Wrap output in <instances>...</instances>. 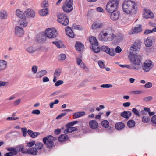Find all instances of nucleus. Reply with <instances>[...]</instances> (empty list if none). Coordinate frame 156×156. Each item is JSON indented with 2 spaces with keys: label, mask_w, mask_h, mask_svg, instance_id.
I'll return each mask as SVG.
<instances>
[{
  "label": "nucleus",
  "mask_w": 156,
  "mask_h": 156,
  "mask_svg": "<svg viewBox=\"0 0 156 156\" xmlns=\"http://www.w3.org/2000/svg\"><path fill=\"white\" fill-rule=\"evenodd\" d=\"M116 35L111 27H107L104 30L100 32L98 36V39L103 42H109L112 41Z\"/></svg>",
  "instance_id": "obj_1"
},
{
  "label": "nucleus",
  "mask_w": 156,
  "mask_h": 156,
  "mask_svg": "<svg viewBox=\"0 0 156 156\" xmlns=\"http://www.w3.org/2000/svg\"><path fill=\"white\" fill-rule=\"evenodd\" d=\"M136 5L135 2L131 0H125L122 5V9L125 13L133 15L136 11Z\"/></svg>",
  "instance_id": "obj_2"
},
{
  "label": "nucleus",
  "mask_w": 156,
  "mask_h": 156,
  "mask_svg": "<svg viewBox=\"0 0 156 156\" xmlns=\"http://www.w3.org/2000/svg\"><path fill=\"white\" fill-rule=\"evenodd\" d=\"M129 57L130 60V62L132 63V69L136 70L140 69L141 62L140 56L136 54H131L129 55Z\"/></svg>",
  "instance_id": "obj_3"
},
{
  "label": "nucleus",
  "mask_w": 156,
  "mask_h": 156,
  "mask_svg": "<svg viewBox=\"0 0 156 156\" xmlns=\"http://www.w3.org/2000/svg\"><path fill=\"white\" fill-rule=\"evenodd\" d=\"M119 0H110L107 3L105 9L108 12L115 10L118 8Z\"/></svg>",
  "instance_id": "obj_4"
},
{
  "label": "nucleus",
  "mask_w": 156,
  "mask_h": 156,
  "mask_svg": "<svg viewBox=\"0 0 156 156\" xmlns=\"http://www.w3.org/2000/svg\"><path fill=\"white\" fill-rule=\"evenodd\" d=\"M56 138L51 135H49L44 137L43 141L46 145V147L48 148H52L54 146V141Z\"/></svg>",
  "instance_id": "obj_5"
},
{
  "label": "nucleus",
  "mask_w": 156,
  "mask_h": 156,
  "mask_svg": "<svg viewBox=\"0 0 156 156\" xmlns=\"http://www.w3.org/2000/svg\"><path fill=\"white\" fill-rule=\"evenodd\" d=\"M141 44L140 41L137 40L132 44L130 48V54H137L140 50Z\"/></svg>",
  "instance_id": "obj_6"
},
{
  "label": "nucleus",
  "mask_w": 156,
  "mask_h": 156,
  "mask_svg": "<svg viewBox=\"0 0 156 156\" xmlns=\"http://www.w3.org/2000/svg\"><path fill=\"white\" fill-rule=\"evenodd\" d=\"M58 22L61 24L66 26L69 22V19L67 16L65 14L60 13L58 16Z\"/></svg>",
  "instance_id": "obj_7"
},
{
  "label": "nucleus",
  "mask_w": 156,
  "mask_h": 156,
  "mask_svg": "<svg viewBox=\"0 0 156 156\" xmlns=\"http://www.w3.org/2000/svg\"><path fill=\"white\" fill-rule=\"evenodd\" d=\"M57 35V30L54 28H48L45 31V35L47 37L52 38L56 37Z\"/></svg>",
  "instance_id": "obj_8"
},
{
  "label": "nucleus",
  "mask_w": 156,
  "mask_h": 156,
  "mask_svg": "<svg viewBox=\"0 0 156 156\" xmlns=\"http://www.w3.org/2000/svg\"><path fill=\"white\" fill-rule=\"evenodd\" d=\"M73 0H66L63 5V11L66 12H70L73 10Z\"/></svg>",
  "instance_id": "obj_9"
},
{
  "label": "nucleus",
  "mask_w": 156,
  "mask_h": 156,
  "mask_svg": "<svg viewBox=\"0 0 156 156\" xmlns=\"http://www.w3.org/2000/svg\"><path fill=\"white\" fill-rule=\"evenodd\" d=\"M106 23L100 21H96L92 24L91 28L93 30L99 29L104 28Z\"/></svg>",
  "instance_id": "obj_10"
},
{
  "label": "nucleus",
  "mask_w": 156,
  "mask_h": 156,
  "mask_svg": "<svg viewBox=\"0 0 156 156\" xmlns=\"http://www.w3.org/2000/svg\"><path fill=\"white\" fill-rule=\"evenodd\" d=\"M152 61L150 60H146L144 63L143 69L144 72H148L152 68Z\"/></svg>",
  "instance_id": "obj_11"
},
{
  "label": "nucleus",
  "mask_w": 156,
  "mask_h": 156,
  "mask_svg": "<svg viewBox=\"0 0 156 156\" xmlns=\"http://www.w3.org/2000/svg\"><path fill=\"white\" fill-rule=\"evenodd\" d=\"M15 34L18 37H23L24 34V29L20 26H17L15 27Z\"/></svg>",
  "instance_id": "obj_12"
},
{
  "label": "nucleus",
  "mask_w": 156,
  "mask_h": 156,
  "mask_svg": "<svg viewBox=\"0 0 156 156\" xmlns=\"http://www.w3.org/2000/svg\"><path fill=\"white\" fill-rule=\"evenodd\" d=\"M24 14L26 17L28 18H33L35 16V12L34 10L28 8L25 10Z\"/></svg>",
  "instance_id": "obj_13"
},
{
  "label": "nucleus",
  "mask_w": 156,
  "mask_h": 156,
  "mask_svg": "<svg viewBox=\"0 0 156 156\" xmlns=\"http://www.w3.org/2000/svg\"><path fill=\"white\" fill-rule=\"evenodd\" d=\"M111 12L110 17L111 19L113 21L117 20L119 17V13L117 10L112 11Z\"/></svg>",
  "instance_id": "obj_14"
},
{
  "label": "nucleus",
  "mask_w": 156,
  "mask_h": 156,
  "mask_svg": "<svg viewBox=\"0 0 156 156\" xmlns=\"http://www.w3.org/2000/svg\"><path fill=\"white\" fill-rule=\"evenodd\" d=\"M143 16L146 19L152 18L154 15L152 12L149 9H145L143 11Z\"/></svg>",
  "instance_id": "obj_15"
},
{
  "label": "nucleus",
  "mask_w": 156,
  "mask_h": 156,
  "mask_svg": "<svg viewBox=\"0 0 156 156\" xmlns=\"http://www.w3.org/2000/svg\"><path fill=\"white\" fill-rule=\"evenodd\" d=\"M7 150L10 152L7 153L5 154V156H13L17 154L16 148L13 147L8 148Z\"/></svg>",
  "instance_id": "obj_16"
},
{
  "label": "nucleus",
  "mask_w": 156,
  "mask_h": 156,
  "mask_svg": "<svg viewBox=\"0 0 156 156\" xmlns=\"http://www.w3.org/2000/svg\"><path fill=\"white\" fill-rule=\"evenodd\" d=\"M154 40V38L151 37H148L144 41V44L147 47H150L152 46L153 41Z\"/></svg>",
  "instance_id": "obj_17"
},
{
  "label": "nucleus",
  "mask_w": 156,
  "mask_h": 156,
  "mask_svg": "<svg viewBox=\"0 0 156 156\" xmlns=\"http://www.w3.org/2000/svg\"><path fill=\"white\" fill-rule=\"evenodd\" d=\"M7 64L8 63L6 61L0 60V71L5 70L7 68Z\"/></svg>",
  "instance_id": "obj_18"
},
{
  "label": "nucleus",
  "mask_w": 156,
  "mask_h": 156,
  "mask_svg": "<svg viewBox=\"0 0 156 156\" xmlns=\"http://www.w3.org/2000/svg\"><path fill=\"white\" fill-rule=\"evenodd\" d=\"M66 32V35L71 38H73L74 35L71 28L69 26L66 27L65 29Z\"/></svg>",
  "instance_id": "obj_19"
},
{
  "label": "nucleus",
  "mask_w": 156,
  "mask_h": 156,
  "mask_svg": "<svg viewBox=\"0 0 156 156\" xmlns=\"http://www.w3.org/2000/svg\"><path fill=\"white\" fill-rule=\"evenodd\" d=\"M38 151L35 147H31L27 150V153L29 154L32 155H36L37 154Z\"/></svg>",
  "instance_id": "obj_20"
},
{
  "label": "nucleus",
  "mask_w": 156,
  "mask_h": 156,
  "mask_svg": "<svg viewBox=\"0 0 156 156\" xmlns=\"http://www.w3.org/2000/svg\"><path fill=\"white\" fill-rule=\"evenodd\" d=\"M131 112L129 111H124L121 114V116L126 119H128L131 116Z\"/></svg>",
  "instance_id": "obj_21"
},
{
  "label": "nucleus",
  "mask_w": 156,
  "mask_h": 156,
  "mask_svg": "<svg viewBox=\"0 0 156 156\" xmlns=\"http://www.w3.org/2000/svg\"><path fill=\"white\" fill-rule=\"evenodd\" d=\"M85 115V112L84 111L77 112L73 115V119H76L84 116Z\"/></svg>",
  "instance_id": "obj_22"
},
{
  "label": "nucleus",
  "mask_w": 156,
  "mask_h": 156,
  "mask_svg": "<svg viewBox=\"0 0 156 156\" xmlns=\"http://www.w3.org/2000/svg\"><path fill=\"white\" fill-rule=\"evenodd\" d=\"M90 127L92 129L97 128L98 125L97 122L95 120H91L89 122Z\"/></svg>",
  "instance_id": "obj_23"
},
{
  "label": "nucleus",
  "mask_w": 156,
  "mask_h": 156,
  "mask_svg": "<svg viewBox=\"0 0 156 156\" xmlns=\"http://www.w3.org/2000/svg\"><path fill=\"white\" fill-rule=\"evenodd\" d=\"M75 47L76 50L77 51H82L84 48V46L83 44L81 43L77 42L76 43Z\"/></svg>",
  "instance_id": "obj_24"
},
{
  "label": "nucleus",
  "mask_w": 156,
  "mask_h": 156,
  "mask_svg": "<svg viewBox=\"0 0 156 156\" xmlns=\"http://www.w3.org/2000/svg\"><path fill=\"white\" fill-rule=\"evenodd\" d=\"M68 127V128L64 131V133L65 134L70 133L76 131L78 130V129L76 127Z\"/></svg>",
  "instance_id": "obj_25"
},
{
  "label": "nucleus",
  "mask_w": 156,
  "mask_h": 156,
  "mask_svg": "<svg viewBox=\"0 0 156 156\" xmlns=\"http://www.w3.org/2000/svg\"><path fill=\"white\" fill-rule=\"evenodd\" d=\"M89 41L92 46H97L98 45V43L96 38L94 37H92L89 38Z\"/></svg>",
  "instance_id": "obj_26"
},
{
  "label": "nucleus",
  "mask_w": 156,
  "mask_h": 156,
  "mask_svg": "<svg viewBox=\"0 0 156 156\" xmlns=\"http://www.w3.org/2000/svg\"><path fill=\"white\" fill-rule=\"evenodd\" d=\"M125 126L124 124L122 122L117 123L115 125V127L118 130H122L125 127Z\"/></svg>",
  "instance_id": "obj_27"
},
{
  "label": "nucleus",
  "mask_w": 156,
  "mask_h": 156,
  "mask_svg": "<svg viewBox=\"0 0 156 156\" xmlns=\"http://www.w3.org/2000/svg\"><path fill=\"white\" fill-rule=\"evenodd\" d=\"M47 73V71L45 70H41L38 72L36 74V77L40 78L45 75Z\"/></svg>",
  "instance_id": "obj_28"
},
{
  "label": "nucleus",
  "mask_w": 156,
  "mask_h": 156,
  "mask_svg": "<svg viewBox=\"0 0 156 156\" xmlns=\"http://www.w3.org/2000/svg\"><path fill=\"white\" fill-rule=\"evenodd\" d=\"M27 133L30 137L33 138L36 137L40 134L39 133L34 132L30 130H27Z\"/></svg>",
  "instance_id": "obj_29"
},
{
  "label": "nucleus",
  "mask_w": 156,
  "mask_h": 156,
  "mask_svg": "<svg viewBox=\"0 0 156 156\" xmlns=\"http://www.w3.org/2000/svg\"><path fill=\"white\" fill-rule=\"evenodd\" d=\"M16 14L17 16L21 19L25 18V16L24 15V12L20 11L19 9H17L16 11Z\"/></svg>",
  "instance_id": "obj_30"
},
{
  "label": "nucleus",
  "mask_w": 156,
  "mask_h": 156,
  "mask_svg": "<svg viewBox=\"0 0 156 156\" xmlns=\"http://www.w3.org/2000/svg\"><path fill=\"white\" fill-rule=\"evenodd\" d=\"M68 136L66 134H62L59 137L58 140L60 142H63L68 139Z\"/></svg>",
  "instance_id": "obj_31"
},
{
  "label": "nucleus",
  "mask_w": 156,
  "mask_h": 156,
  "mask_svg": "<svg viewBox=\"0 0 156 156\" xmlns=\"http://www.w3.org/2000/svg\"><path fill=\"white\" fill-rule=\"evenodd\" d=\"M43 144L41 142H37L35 143V147L38 151V150H41L43 147Z\"/></svg>",
  "instance_id": "obj_32"
},
{
  "label": "nucleus",
  "mask_w": 156,
  "mask_h": 156,
  "mask_svg": "<svg viewBox=\"0 0 156 156\" xmlns=\"http://www.w3.org/2000/svg\"><path fill=\"white\" fill-rule=\"evenodd\" d=\"M48 11L47 8L44 9L40 10L39 12V14L41 16H46L48 13Z\"/></svg>",
  "instance_id": "obj_33"
},
{
  "label": "nucleus",
  "mask_w": 156,
  "mask_h": 156,
  "mask_svg": "<svg viewBox=\"0 0 156 156\" xmlns=\"http://www.w3.org/2000/svg\"><path fill=\"white\" fill-rule=\"evenodd\" d=\"M19 24L23 27H26L27 26L28 23L26 20V18L23 19H21L19 22Z\"/></svg>",
  "instance_id": "obj_34"
},
{
  "label": "nucleus",
  "mask_w": 156,
  "mask_h": 156,
  "mask_svg": "<svg viewBox=\"0 0 156 156\" xmlns=\"http://www.w3.org/2000/svg\"><path fill=\"white\" fill-rule=\"evenodd\" d=\"M7 17V14L5 11H3L0 12V19H4L6 18Z\"/></svg>",
  "instance_id": "obj_35"
},
{
  "label": "nucleus",
  "mask_w": 156,
  "mask_h": 156,
  "mask_svg": "<svg viewBox=\"0 0 156 156\" xmlns=\"http://www.w3.org/2000/svg\"><path fill=\"white\" fill-rule=\"evenodd\" d=\"M127 125L129 128L134 127L135 126V122L133 120H129L127 122Z\"/></svg>",
  "instance_id": "obj_36"
},
{
  "label": "nucleus",
  "mask_w": 156,
  "mask_h": 156,
  "mask_svg": "<svg viewBox=\"0 0 156 156\" xmlns=\"http://www.w3.org/2000/svg\"><path fill=\"white\" fill-rule=\"evenodd\" d=\"M62 72V70L60 68H58L55 69L54 72V76L58 77L60 75Z\"/></svg>",
  "instance_id": "obj_37"
},
{
  "label": "nucleus",
  "mask_w": 156,
  "mask_h": 156,
  "mask_svg": "<svg viewBox=\"0 0 156 156\" xmlns=\"http://www.w3.org/2000/svg\"><path fill=\"white\" fill-rule=\"evenodd\" d=\"M26 50L29 53H31L35 52L36 51V49L33 47L30 46L26 48Z\"/></svg>",
  "instance_id": "obj_38"
},
{
  "label": "nucleus",
  "mask_w": 156,
  "mask_h": 156,
  "mask_svg": "<svg viewBox=\"0 0 156 156\" xmlns=\"http://www.w3.org/2000/svg\"><path fill=\"white\" fill-rule=\"evenodd\" d=\"M101 50L102 51L105 52L108 54L110 51V48L107 46L103 45L101 47Z\"/></svg>",
  "instance_id": "obj_39"
},
{
  "label": "nucleus",
  "mask_w": 156,
  "mask_h": 156,
  "mask_svg": "<svg viewBox=\"0 0 156 156\" xmlns=\"http://www.w3.org/2000/svg\"><path fill=\"white\" fill-rule=\"evenodd\" d=\"M141 25H140L138 27H135L133 32L132 33H137L141 32Z\"/></svg>",
  "instance_id": "obj_40"
},
{
  "label": "nucleus",
  "mask_w": 156,
  "mask_h": 156,
  "mask_svg": "<svg viewBox=\"0 0 156 156\" xmlns=\"http://www.w3.org/2000/svg\"><path fill=\"white\" fill-rule=\"evenodd\" d=\"M91 48L93 51L96 53H98L100 51V48L98 46H92Z\"/></svg>",
  "instance_id": "obj_41"
},
{
  "label": "nucleus",
  "mask_w": 156,
  "mask_h": 156,
  "mask_svg": "<svg viewBox=\"0 0 156 156\" xmlns=\"http://www.w3.org/2000/svg\"><path fill=\"white\" fill-rule=\"evenodd\" d=\"M52 43L59 48L62 47L63 45L61 41H53Z\"/></svg>",
  "instance_id": "obj_42"
},
{
  "label": "nucleus",
  "mask_w": 156,
  "mask_h": 156,
  "mask_svg": "<svg viewBox=\"0 0 156 156\" xmlns=\"http://www.w3.org/2000/svg\"><path fill=\"white\" fill-rule=\"evenodd\" d=\"M101 124L103 127L107 128L109 126V122L107 120H104L101 122Z\"/></svg>",
  "instance_id": "obj_43"
},
{
  "label": "nucleus",
  "mask_w": 156,
  "mask_h": 156,
  "mask_svg": "<svg viewBox=\"0 0 156 156\" xmlns=\"http://www.w3.org/2000/svg\"><path fill=\"white\" fill-rule=\"evenodd\" d=\"M150 120V119L148 116H144L142 118V122L145 123L148 122Z\"/></svg>",
  "instance_id": "obj_44"
},
{
  "label": "nucleus",
  "mask_w": 156,
  "mask_h": 156,
  "mask_svg": "<svg viewBox=\"0 0 156 156\" xmlns=\"http://www.w3.org/2000/svg\"><path fill=\"white\" fill-rule=\"evenodd\" d=\"M15 148L17 153V151H21L23 150L24 149V146L22 145H18Z\"/></svg>",
  "instance_id": "obj_45"
},
{
  "label": "nucleus",
  "mask_w": 156,
  "mask_h": 156,
  "mask_svg": "<svg viewBox=\"0 0 156 156\" xmlns=\"http://www.w3.org/2000/svg\"><path fill=\"white\" fill-rule=\"evenodd\" d=\"M38 69V67L36 65H33L31 68L32 72L34 74H35L37 73V71Z\"/></svg>",
  "instance_id": "obj_46"
},
{
  "label": "nucleus",
  "mask_w": 156,
  "mask_h": 156,
  "mask_svg": "<svg viewBox=\"0 0 156 156\" xmlns=\"http://www.w3.org/2000/svg\"><path fill=\"white\" fill-rule=\"evenodd\" d=\"M66 58V56L65 54H62L59 56V59L60 61L65 60Z\"/></svg>",
  "instance_id": "obj_47"
},
{
  "label": "nucleus",
  "mask_w": 156,
  "mask_h": 156,
  "mask_svg": "<svg viewBox=\"0 0 156 156\" xmlns=\"http://www.w3.org/2000/svg\"><path fill=\"white\" fill-rule=\"evenodd\" d=\"M48 1L46 0L43 1L41 3V6L43 8L48 7Z\"/></svg>",
  "instance_id": "obj_48"
},
{
  "label": "nucleus",
  "mask_w": 156,
  "mask_h": 156,
  "mask_svg": "<svg viewBox=\"0 0 156 156\" xmlns=\"http://www.w3.org/2000/svg\"><path fill=\"white\" fill-rule=\"evenodd\" d=\"M119 66L122 68H126L128 69H132V66L131 65H119Z\"/></svg>",
  "instance_id": "obj_49"
},
{
  "label": "nucleus",
  "mask_w": 156,
  "mask_h": 156,
  "mask_svg": "<svg viewBox=\"0 0 156 156\" xmlns=\"http://www.w3.org/2000/svg\"><path fill=\"white\" fill-rule=\"evenodd\" d=\"M153 99V97L151 96H149L145 97L144 98V101L146 102L149 101Z\"/></svg>",
  "instance_id": "obj_50"
},
{
  "label": "nucleus",
  "mask_w": 156,
  "mask_h": 156,
  "mask_svg": "<svg viewBox=\"0 0 156 156\" xmlns=\"http://www.w3.org/2000/svg\"><path fill=\"white\" fill-rule=\"evenodd\" d=\"M152 86V84L151 82H148L144 85V87L146 88H149L151 87Z\"/></svg>",
  "instance_id": "obj_51"
},
{
  "label": "nucleus",
  "mask_w": 156,
  "mask_h": 156,
  "mask_svg": "<svg viewBox=\"0 0 156 156\" xmlns=\"http://www.w3.org/2000/svg\"><path fill=\"white\" fill-rule=\"evenodd\" d=\"M80 67L83 69L85 71H88L89 69L86 66L85 64L83 62L80 64Z\"/></svg>",
  "instance_id": "obj_52"
},
{
  "label": "nucleus",
  "mask_w": 156,
  "mask_h": 156,
  "mask_svg": "<svg viewBox=\"0 0 156 156\" xmlns=\"http://www.w3.org/2000/svg\"><path fill=\"white\" fill-rule=\"evenodd\" d=\"M100 87H101L104 88H109L112 87V85L111 84H103L101 85Z\"/></svg>",
  "instance_id": "obj_53"
},
{
  "label": "nucleus",
  "mask_w": 156,
  "mask_h": 156,
  "mask_svg": "<svg viewBox=\"0 0 156 156\" xmlns=\"http://www.w3.org/2000/svg\"><path fill=\"white\" fill-rule=\"evenodd\" d=\"M108 54H109V55L112 56H114L115 55V52L114 51L113 49H110V51H109Z\"/></svg>",
  "instance_id": "obj_54"
},
{
  "label": "nucleus",
  "mask_w": 156,
  "mask_h": 156,
  "mask_svg": "<svg viewBox=\"0 0 156 156\" xmlns=\"http://www.w3.org/2000/svg\"><path fill=\"white\" fill-rule=\"evenodd\" d=\"M35 141L34 140H32L31 142H29L27 143V146L29 147H31L33 146L34 145H35Z\"/></svg>",
  "instance_id": "obj_55"
},
{
  "label": "nucleus",
  "mask_w": 156,
  "mask_h": 156,
  "mask_svg": "<svg viewBox=\"0 0 156 156\" xmlns=\"http://www.w3.org/2000/svg\"><path fill=\"white\" fill-rule=\"evenodd\" d=\"M132 112L136 115L139 116H140L139 111L135 108H133L132 110Z\"/></svg>",
  "instance_id": "obj_56"
},
{
  "label": "nucleus",
  "mask_w": 156,
  "mask_h": 156,
  "mask_svg": "<svg viewBox=\"0 0 156 156\" xmlns=\"http://www.w3.org/2000/svg\"><path fill=\"white\" fill-rule=\"evenodd\" d=\"M151 120L153 124L156 125V115L153 116L151 118Z\"/></svg>",
  "instance_id": "obj_57"
},
{
  "label": "nucleus",
  "mask_w": 156,
  "mask_h": 156,
  "mask_svg": "<svg viewBox=\"0 0 156 156\" xmlns=\"http://www.w3.org/2000/svg\"><path fill=\"white\" fill-rule=\"evenodd\" d=\"M78 123V121H75L71 122L68 123L66 126H71L74 125V124H76Z\"/></svg>",
  "instance_id": "obj_58"
},
{
  "label": "nucleus",
  "mask_w": 156,
  "mask_h": 156,
  "mask_svg": "<svg viewBox=\"0 0 156 156\" xmlns=\"http://www.w3.org/2000/svg\"><path fill=\"white\" fill-rule=\"evenodd\" d=\"M98 64L101 68L104 69L105 68V64L102 61H99L98 62Z\"/></svg>",
  "instance_id": "obj_59"
},
{
  "label": "nucleus",
  "mask_w": 156,
  "mask_h": 156,
  "mask_svg": "<svg viewBox=\"0 0 156 156\" xmlns=\"http://www.w3.org/2000/svg\"><path fill=\"white\" fill-rule=\"evenodd\" d=\"M21 100L20 99H19L15 101L13 103V105L15 106L18 105L21 102Z\"/></svg>",
  "instance_id": "obj_60"
},
{
  "label": "nucleus",
  "mask_w": 156,
  "mask_h": 156,
  "mask_svg": "<svg viewBox=\"0 0 156 156\" xmlns=\"http://www.w3.org/2000/svg\"><path fill=\"white\" fill-rule=\"evenodd\" d=\"M64 83L63 81L62 80H59L57 81L55 83V86L56 87Z\"/></svg>",
  "instance_id": "obj_61"
},
{
  "label": "nucleus",
  "mask_w": 156,
  "mask_h": 156,
  "mask_svg": "<svg viewBox=\"0 0 156 156\" xmlns=\"http://www.w3.org/2000/svg\"><path fill=\"white\" fill-rule=\"evenodd\" d=\"M31 113L33 114L39 115L40 113V111L38 109L33 110Z\"/></svg>",
  "instance_id": "obj_62"
},
{
  "label": "nucleus",
  "mask_w": 156,
  "mask_h": 156,
  "mask_svg": "<svg viewBox=\"0 0 156 156\" xmlns=\"http://www.w3.org/2000/svg\"><path fill=\"white\" fill-rule=\"evenodd\" d=\"M115 51L117 53H119L121 51L122 49L119 46H117L115 49Z\"/></svg>",
  "instance_id": "obj_63"
},
{
  "label": "nucleus",
  "mask_w": 156,
  "mask_h": 156,
  "mask_svg": "<svg viewBox=\"0 0 156 156\" xmlns=\"http://www.w3.org/2000/svg\"><path fill=\"white\" fill-rule=\"evenodd\" d=\"M27 130V129L26 128H21V130L23 133V136H26Z\"/></svg>",
  "instance_id": "obj_64"
}]
</instances>
